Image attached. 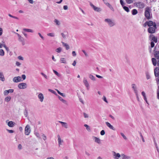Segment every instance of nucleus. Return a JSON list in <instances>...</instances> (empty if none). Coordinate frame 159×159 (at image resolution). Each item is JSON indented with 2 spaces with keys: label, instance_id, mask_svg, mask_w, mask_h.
<instances>
[{
  "label": "nucleus",
  "instance_id": "obj_31",
  "mask_svg": "<svg viewBox=\"0 0 159 159\" xmlns=\"http://www.w3.org/2000/svg\"><path fill=\"white\" fill-rule=\"evenodd\" d=\"M138 13V11L136 9H133L132 11V14L133 15H134L137 14Z\"/></svg>",
  "mask_w": 159,
  "mask_h": 159
},
{
  "label": "nucleus",
  "instance_id": "obj_34",
  "mask_svg": "<svg viewBox=\"0 0 159 159\" xmlns=\"http://www.w3.org/2000/svg\"><path fill=\"white\" fill-rule=\"evenodd\" d=\"M40 74L45 78V79H48L49 77L43 73L41 72L40 73Z\"/></svg>",
  "mask_w": 159,
  "mask_h": 159
},
{
  "label": "nucleus",
  "instance_id": "obj_61",
  "mask_svg": "<svg viewBox=\"0 0 159 159\" xmlns=\"http://www.w3.org/2000/svg\"><path fill=\"white\" fill-rule=\"evenodd\" d=\"M18 149H19V150H20V149H22V146L21 145V144H19L18 145Z\"/></svg>",
  "mask_w": 159,
  "mask_h": 159
},
{
  "label": "nucleus",
  "instance_id": "obj_39",
  "mask_svg": "<svg viewBox=\"0 0 159 159\" xmlns=\"http://www.w3.org/2000/svg\"><path fill=\"white\" fill-rule=\"evenodd\" d=\"M42 139L44 141H45L47 139V137L46 136L43 134H42L41 135Z\"/></svg>",
  "mask_w": 159,
  "mask_h": 159
},
{
  "label": "nucleus",
  "instance_id": "obj_24",
  "mask_svg": "<svg viewBox=\"0 0 159 159\" xmlns=\"http://www.w3.org/2000/svg\"><path fill=\"white\" fill-rule=\"evenodd\" d=\"M68 32L66 31H65L64 32V33H61L62 36L64 39L66 38V37L67 35H68Z\"/></svg>",
  "mask_w": 159,
  "mask_h": 159
},
{
  "label": "nucleus",
  "instance_id": "obj_56",
  "mask_svg": "<svg viewBox=\"0 0 159 159\" xmlns=\"http://www.w3.org/2000/svg\"><path fill=\"white\" fill-rule=\"evenodd\" d=\"M82 51L84 53V55L86 57L88 56V54L87 53V52L85 51L84 50H82Z\"/></svg>",
  "mask_w": 159,
  "mask_h": 159
},
{
  "label": "nucleus",
  "instance_id": "obj_60",
  "mask_svg": "<svg viewBox=\"0 0 159 159\" xmlns=\"http://www.w3.org/2000/svg\"><path fill=\"white\" fill-rule=\"evenodd\" d=\"M9 93H8V91H7V90H5L4 92V94L5 95H8Z\"/></svg>",
  "mask_w": 159,
  "mask_h": 159
},
{
  "label": "nucleus",
  "instance_id": "obj_13",
  "mask_svg": "<svg viewBox=\"0 0 159 159\" xmlns=\"http://www.w3.org/2000/svg\"><path fill=\"white\" fill-rule=\"evenodd\" d=\"M132 88L135 94H137V93H138L137 90V87L136 85L135 84H132L131 85Z\"/></svg>",
  "mask_w": 159,
  "mask_h": 159
},
{
  "label": "nucleus",
  "instance_id": "obj_12",
  "mask_svg": "<svg viewBox=\"0 0 159 159\" xmlns=\"http://www.w3.org/2000/svg\"><path fill=\"white\" fill-rule=\"evenodd\" d=\"M149 38L152 39V40L155 43L157 41V39L153 34H151L149 36Z\"/></svg>",
  "mask_w": 159,
  "mask_h": 159
},
{
  "label": "nucleus",
  "instance_id": "obj_21",
  "mask_svg": "<svg viewBox=\"0 0 159 159\" xmlns=\"http://www.w3.org/2000/svg\"><path fill=\"white\" fill-rule=\"evenodd\" d=\"M89 77L90 79L93 81H95L96 80V78L91 74H89Z\"/></svg>",
  "mask_w": 159,
  "mask_h": 159
},
{
  "label": "nucleus",
  "instance_id": "obj_18",
  "mask_svg": "<svg viewBox=\"0 0 159 159\" xmlns=\"http://www.w3.org/2000/svg\"><path fill=\"white\" fill-rule=\"evenodd\" d=\"M58 138V145L59 146H60L61 145V143L63 142V141L62 140H61L60 138V136L59 135H57Z\"/></svg>",
  "mask_w": 159,
  "mask_h": 159
},
{
  "label": "nucleus",
  "instance_id": "obj_28",
  "mask_svg": "<svg viewBox=\"0 0 159 159\" xmlns=\"http://www.w3.org/2000/svg\"><path fill=\"white\" fill-rule=\"evenodd\" d=\"M54 22L56 23V25L57 26L60 25H61L60 21L57 19L54 20Z\"/></svg>",
  "mask_w": 159,
  "mask_h": 159
},
{
  "label": "nucleus",
  "instance_id": "obj_32",
  "mask_svg": "<svg viewBox=\"0 0 159 159\" xmlns=\"http://www.w3.org/2000/svg\"><path fill=\"white\" fill-rule=\"evenodd\" d=\"M11 99V97L9 96H8V97H6L5 98V101H6L7 102H9L10 101Z\"/></svg>",
  "mask_w": 159,
  "mask_h": 159
},
{
  "label": "nucleus",
  "instance_id": "obj_10",
  "mask_svg": "<svg viewBox=\"0 0 159 159\" xmlns=\"http://www.w3.org/2000/svg\"><path fill=\"white\" fill-rule=\"evenodd\" d=\"M13 81L15 83H17L22 80H21V77L18 76L14 77L13 79Z\"/></svg>",
  "mask_w": 159,
  "mask_h": 159
},
{
  "label": "nucleus",
  "instance_id": "obj_35",
  "mask_svg": "<svg viewBox=\"0 0 159 159\" xmlns=\"http://www.w3.org/2000/svg\"><path fill=\"white\" fill-rule=\"evenodd\" d=\"M5 52L4 50L2 49H0V56H3L4 55Z\"/></svg>",
  "mask_w": 159,
  "mask_h": 159
},
{
  "label": "nucleus",
  "instance_id": "obj_26",
  "mask_svg": "<svg viewBox=\"0 0 159 159\" xmlns=\"http://www.w3.org/2000/svg\"><path fill=\"white\" fill-rule=\"evenodd\" d=\"M154 56L156 58H157V59H159V51H156L155 52Z\"/></svg>",
  "mask_w": 159,
  "mask_h": 159
},
{
  "label": "nucleus",
  "instance_id": "obj_58",
  "mask_svg": "<svg viewBox=\"0 0 159 159\" xmlns=\"http://www.w3.org/2000/svg\"><path fill=\"white\" fill-rule=\"evenodd\" d=\"M155 45V44L152 41L151 43V48H153Z\"/></svg>",
  "mask_w": 159,
  "mask_h": 159
},
{
  "label": "nucleus",
  "instance_id": "obj_48",
  "mask_svg": "<svg viewBox=\"0 0 159 159\" xmlns=\"http://www.w3.org/2000/svg\"><path fill=\"white\" fill-rule=\"evenodd\" d=\"M48 91L49 92H51L52 93H53L54 94H56V92L55 91H54V90H52V89H48Z\"/></svg>",
  "mask_w": 159,
  "mask_h": 159
},
{
  "label": "nucleus",
  "instance_id": "obj_54",
  "mask_svg": "<svg viewBox=\"0 0 159 159\" xmlns=\"http://www.w3.org/2000/svg\"><path fill=\"white\" fill-rule=\"evenodd\" d=\"M120 134L124 139H127V138H126V137L125 135L123 133H120Z\"/></svg>",
  "mask_w": 159,
  "mask_h": 159
},
{
  "label": "nucleus",
  "instance_id": "obj_36",
  "mask_svg": "<svg viewBox=\"0 0 159 159\" xmlns=\"http://www.w3.org/2000/svg\"><path fill=\"white\" fill-rule=\"evenodd\" d=\"M62 50V48L61 47L58 48L56 49V51L58 53H60Z\"/></svg>",
  "mask_w": 159,
  "mask_h": 159
},
{
  "label": "nucleus",
  "instance_id": "obj_2",
  "mask_svg": "<svg viewBox=\"0 0 159 159\" xmlns=\"http://www.w3.org/2000/svg\"><path fill=\"white\" fill-rule=\"evenodd\" d=\"M105 22L107 23L110 27H112L116 25L115 22L110 19H106L104 20Z\"/></svg>",
  "mask_w": 159,
  "mask_h": 159
},
{
  "label": "nucleus",
  "instance_id": "obj_9",
  "mask_svg": "<svg viewBox=\"0 0 159 159\" xmlns=\"http://www.w3.org/2000/svg\"><path fill=\"white\" fill-rule=\"evenodd\" d=\"M157 29V26H156V27H149L148 30V32L151 34H153L155 33L156 29Z\"/></svg>",
  "mask_w": 159,
  "mask_h": 159
},
{
  "label": "nucleus",
  "instance_id": "obj_53",
  "mask_svg": "<svg viewBox=\"0 0 159 159\" xmlns=\"http://www.w3.org/2000/svg\"><path fill=\"white\" fill-rule=\"evenodd\" d=\"M83 115H84V117L85 118H87L89 117L88 115L86 113H84H84Z\"/></svg>",
  "mask_w": 159,
  "mask_h": 159
},
{
  "label": "nucleus",
  "instance_id": "obj_27",
  "mask_svg": "<svg viewBox=\"0 0 159 159\" xmlns=\"http://www.w3.org/2000/svg\"><path fill=\"white\" fill-rule=\"evenodd\" d=\"M152 64L154 66H155L157 64V61L156 59L154 58H153L152 59Z\"/></svg>",
  "mask_w": 159,
  "mask_h": 159
},
{
  "label": "nucleus",
  "instance_id": "obj_20",
  "mask_svg": "<svg viewBox=\"0 0 159 159\" xmlns=\"http://www.w3.org/2000/svg\"><path fill=\"white\" fill-rule=\"evenodd\" d=\"M59 122L61 123L62 126L65 127V128L67 129L68 128V125L66 123L61 121H59Z\"/></svg>",
  "mask_w": 159,
  "mask_h": 159
},
{
  "label": "nucleus",
  "instance_id": "obj_62",
  "mask_svg": "<svg viewBox=\"0 0 159 159\" xmlns=\"http://www.w3.org/2000/svg\"><path fill=\"white\" fill-rule=\"evenodd\" d=\"M18 58L20 60H23V57L21 56H19L18 57Z\"/></svg>",
  "mask_w": 159,
  "mask_h": 159
},
{
  "label": "nucleus",
  "instance_id": "obj_41",
  "mask_svg": "<svg viewBox=\"0 0 159 159\" xmlns=\"http://www.w3.org/2000/svg\"><path fill=\"white\" fill-rule=\"evenodd\" d=\"M47 35L48 36H49L52 37H54L55 36L54 34V33H52L48 34Z\"/></svg>",
  "mask_w": 159,
  "mask_h": 159
},
{
  "label": "nucleus",
  "instance_id": "obj_1",
  "mask_svg": "<svg viewBox=\"0 0 159 159\" xmlns=\"http://www.w3.org/2000/svg\"><path fill=\"white\" fill-rule=\"evenodd\" d=\"M150 12L151 9L149 7H147L145 8L144 12L145 16L148 20H149L151 19L150 17Z\"/></svg>",
  "mask_w": 159,
  "mask_h": 159
},
{
  "label": "nucleus",
  "instance_id": "obj_51",
  "mask_svg": "<svg viewBox=\"0 0 159 159\" xmlns=\"http://www.w3.org/2000/svg\"><path fill=\"white\" fill-rule=\"evenodd\" d=\"M21 79L22 78L23 80H24L26 79V76L25 74L22 75H21Z\"/></svg>",
  "mask_w": 159,
  "mask_h": 159
},
{
  "label": "nucleus",
  "instance_id": "obj_7",
  "mask_svg": "<svg viewBox=\"0 0 159 159\" xmlns=\"http://www.w3.org/2000/svg\"><path fill=\"white\" fill-rule=\"evenodd\" d=\"M83 82L84 85L86 87L87 89L89 90V84L86 78L84 77L83 79Z\"/></svg>",
  "mask_w": 159,
  "mask_h": 159
},
{
  "label": "nucleus",
  "instance_id": "obj_37",
  "mask_svg": "<svg viewBox=\"0 0 159 159\" xmlns=\"http://www.w3.org/2000/svg\"><path fill=\"white\" fill-rule=\"evenodd\" d=\"M122 7H123L124 10L126 12H128L129 11V9L128 7L124 6Z\"/></svg>",
  "mask_w": 159,
  "mask_h": 159
},
{
  "label": "nucleus",
  "instance_id": "obj_50",
  "mask_svg": "<svg viewBox=\"0 0 159 159\" xmlns=\"http://www.w3.org/2000/svg\"><path fill=\"white\" fill-rule=\"evenodd\" d=\"M7 91H8V93H12L14 92V90L12 89H9L8 90H7Z\"/></svg>",
  "mask_w": 159,
  "mask_h": 159
},
{
  "label": "nucleus",
  "instance_id": "obj_11",
  "mask_svg": "<svg viewBox=\"0 0 159 159\" xmlns=\"http://www.w3.org/2000/svg\"><path fill=\"white\" fill-rule=\"evenodd\" d=\"M154 75L156 77L159 76V68L156 67L154 70Z\"/></svg>",
  "mask_w": 159,
  "mask_h": 159
},
{
  "label": "nucleus",
  "instance_id": "obj_23",
  "mask_svg": "<svg viewBox=\"0 0 159 159\" xmlns=\"http://www.w3.org/2000/svg\"><path fill=\"white\" fill-rule=\"evenodd\" d=\"M106 5L111 10L113 11H114V9L113 8V7L109 3H105Z\"/></svg>",
  "mask_w": 159,
  "mask_h": 159
},
{
  "label": "nucleus",
  "instance_id": "obj_46",
  "mask_svg": "<svg viewBox=\"0 0 159 159\" xmlns=\"http://www.w3.org/2000/svg\"><path fill=\"white\" fill-rule=\"evenodd\" d=\"M9 16L11 17H12V18H15V19H18V17L15 16H12V15H11L10 14H9Z\"/></svg>",
  "mask_w": 159,
  "mask_h": 159
},
{
  "label": "nucleus",
  "instance_id": "obj_42",
  "mask_svg": "<svg viewBox=\"0 0 159 159\" xmlns=\"http://www.w3.org/2000/svg\"><path fill=\"white\" fill-rule=\"evenodd\" d=\"M125 1L126 3L129 4L132 3L133 2L132 0H125Z\"/></svg>",
  "mask_w": 159,
  "mask_h": 159
},
{
  "label": "nucleus",
  "instance_id": "obj_8",
  "mask_svg": "<svg viewBox=\"0 0 159 159\" xmlns=\"http://www.w3.org/2000/svg\"><path fill=\"white\" fill-rule=\"evenodd\" d=\"M89 4L90 6L93 8L95 11L97 12H100L101 11V9L100 8L95 7L91 2H90Z\"/></svg>",
  "mask_w": 159,
  "mask_h": 159
},
{
  "label": "nucleus",
  "instance_id": "obj_43",
  "mask_svg": "<svg viewBox=\"0 0 159 159\" xmlns=\"http://www.w3.org/2000/svg\"><path fill=\"white\" fill-rule=\"evenodd\" d=\"M146 78L147 80H148L150 78V76L148 73L147 72L146 73Z\"/></svg>",
  "mask_w": 159,
  "mask_h": 159
},
{
  "label": "nucleus",
  "instance_id": "obj_3",
  "mask_svg": "<svg viewBox=\"0 0 159 159\" xmlns=\"http://www.w3.org/2000/svg\"><path fill=\"white\" fill-rule=\"evenodd\" d=\"M30 131L31 130L30 126L29 125H28L25 128V134L26 135H28L30 134Z\"/></svg>",
  "mask_w": 159,
  "mask_h": 159
},
{
  "label": "nucleus",
  "instance_id": "obj_6",
  "mask_svg": "<svg viewBox=\"0 0 159 159\" xmlns=\"http://www.w3.org/2000/svg\"><path fill=\"white\" fill-rule=\"evenodd\" d=\"M18 87L20 89H24L27 88V85L26 83H21L18 84Z\"/></svg>",
  "mask_w": 159,
  "mask_h": 159
},
{
  "label": "nucleus",
  "instance_id": "obj_33",
  "mask_svg": "<svg viewBox=\"0 0 159 159\" xmlns=\"http://www.w3.org/2000/svg\"><path fill=\"white\" fill-rule=\"evenodd\" d=\"M61 62V63H63L66 64V59L64 58H61L60 59Z\"/></svg>",
  "mask_w": 159,
  "mask_h": 159
},
{
  "label": "nucleus",
  "instance_id": "obj_14",
  "mask_svg": "<svg viewBox=\"0 0 159 159\" xmlns=\"http://www.w3.org/2000/svg\"><path fill=\"white\" fill-rule=\"evenodd\" d=\"M16 34L17 35L19 38V41L22 42L23 43V45H24V43H23L24 42V38L23 37H22L19 34L17 33H16Z\"/></svg>",
  "mask_w": 159,
  "mask_h": 159
},
{
  "label": "nucleus",
  "instance_id": "obj_57",
  "mask_svg": "<svg viewBox=\"0 0 159 159\" xmlns=\"http://www.w3.org/2000/svg\"><path fill=\"white\" fill-rule=\"evenodd\" d=\"M120 2L121 5H122V7H123L124 6V5L125 4L124 3V2L122 0H120Z\"/></svg>",
  "mask_w": 159,
  "mask_h": 159
},
{
  "label": "nucleus",
  "instance_id": "obj_29",
  "mask_svg": "<svg viewBox=\"0 0 159 159\" xmlns=\"http://www.w3.org/2000/svg\"><path fill=\"white\" fill-rule=\"evenodd\" d=\"M47 146L48 143L46 141H45L44 144H42V148L43 149L46 148L47 147Z\"/></svg>",
  "mask_w": 159,
  "mask_h": 159
},
{
  "label": "nucleus",
  "instance_id": "obj_45",
  "mask_svg": "<svg viewBox=\"0 0 159 159\" xmlns=\"http://www.w3.org/2000/svg\"><path fill=\"white\" fill-rule=\"evenodd\" d=\"M34 134L37 137H38L39 138H40V134H39V133H37V132H36L35 131H34Z\"/></svg>",
  "mask_w": 159,
  "mask_h": 159
},
{
  "label": "nucleus",
  "instance_id": "obj_63",
  "mask_svg": "<svg viewBox=\"0 0 159 159\" xmlns=\"http://www.w3.org/2000/svg\"><path fill=\"white\" fill-rule=\"evenodd\" d=\"M141 94L142 96H143V98H145V97L146 96L145 93L144 92H142Z\"/></svg>",
  "mask_w": 159,
  "mask_h": 159
},
{
  "label": "nucleus",
  "instance_id": "obj_30",
  "mask_svg": "<svg viewBox=\"0 0 159 159\" xmlns=\"http://www.w3.org/2000/svg\"><path fill=\"white\" fill-rule=\"evenodd\" d=\"M94 138L95 139V142H96L98 143H100V139L96 137H94Z\"/></svg>",
  "mask_w": 159,
  "mask_h": 159
},
{
  "label": "nucleus",
  "instance_id": "obj_25",
  "mask_svg": "<svg viewBox=\"0 0 159 159\" xmlns=\"http://www.w3.org/2000/svg\"><path fill=\"white\" fill-rule=\"evenodd\" d=\"M23 30L25 32H28L33 33L34 31L30 29L25 28L23 29Z\"/></svg>",
  "mask_w": 159,
  "mask_h": 159
},
{
  "label": "nucleus",
  "instance_id": "obj_55",
  "mask_svg": "<svg viewBox=\"0 0 159 159\" xmlns=\"http://www.w3.org/2000/svg\"><path fill=\"white\" fill-rule=\"evenodd\" d=\"M7 130L9 133H13L14 132V131L12 130H9L7 129Z\"/></svg>",
  "mask_w": 159,
  "mask_h": 159
},
{
  "label": "nucleus",
  "instance_id": "obj_64",
  "mask_svg": "<svg viewBox=\"0 0 159 159\" xmlns=\"http://www.w3.org/2000/svg\"><path fill=\"white\" fill-rule=\"evenodd\" d=\"M72 54L73 56L74 57L76 55L75 52L74 51H73L72 52Z\"/></svg>",
  "mask_w": 159,
  "mask_h": 159
},
{
  "label": "nucleus",
  "instance_id": "obj_59",
  "mask_svg": "<svg viewBox=\"0 0 159 159\" xmlns=\"http://www.w3.org/2000/svg\"><path fill=\"white\" fill-rule=\"evenodd\" d=\"M102 99L106 102H107V103L108 102L105 96H103V97L102 98Z\"/></svg>",
  "mask_w": 159,
  "mask_h": 159
},
{
  "label": "nucleus",
  "instance_id": "obj_4",
  "mask_svg": "<svg viewBox=\"0 0 159 159\" xmlns=\"http://www.w3.org/2000/svg\"><path fill=\"white\" fill-rule=\"evenodd\" d=\"M146 24L148 26L151 27L153 26L154 27H156V24L155 22H153L151 20H149V21H147L145 23V24Z\"/></svg>",
  "mask_w": 159,
  "mask_h": 159
},
{
  "label": "nucleus",
  "instance_id": "obj_22",
  "mask_svg": "<svg viewBox=\"0 0 159 159\" xmlns=\"http://www.w3.org/2000/svg\"><path fill=\"white\" fill-rule=\"evenodd\" d=\"M61 43L63 46L66 48L67 50H68L70 48L69 46L67 43H65L63 42H62Z\"/></svg>",
  "mask_w": 159,
  "mask_h": 159
},
{
  "label": "nucleus",
  "instance_id": "obj_52",
  "mask_svg": "<svg viewBox=\"0 0 159 159\" xmlns=\"http://www.w3.org/2000/svg\"><path fill=\"white\" fill-rule=\"evenodd\" d=\"M105 134V131L103 130H102L100 132V134L101 135H103Z\"/></svg>",
  "mask_w": 159,
  "mask_h": 159
},
{
  "label": "nucleus",
  "instance_id": "obj_40",
  "mask_svg": "<svg viewBox=\"0 0 159 159\" xmlns=\"http://www.w3.org/2000/svg\"><path fill=\"white\" fill-rule=\"evenodd\" d=\"M44 98V97L43 95L40 93V102H42L43 101V99Z\"/></svg>",
  "mask_w": 159,
  "mask_h": 159
},
{
  "label": "nucleus",
  "instance_id": "obj_19",
  "mask_svg": "<svg viewBox=\"0 0 159 159\" xmlns=\"http://www.w3.org/2000/svg\"><path fill=\"white\" fill-rule=\"evenodd\" d=\"M0 80L4 81L5 80L4 75L2 72H0Z\"/></svg>",
  "mask_w": 159,
  "mask_h": 159
},
{
  "label": "nucleus",
  "instance_id": "obj_38",
  "mask_svg": "<svg viewBox=\"0 0 159 159\" xmlns=\"http://www.w3.org/2000/svg\"><path fill=\"white\" fill-rule=\"evenodd\" d=\"M84 126L86 128V129L88 131H90V127L87 124H84Z\"/></svg>",
  "mask_w": 159,
  "mask_h": 159
},
{
  "label": "nucleus",
  "instance_id": "obj_17",
  "mask_svg": "<svg viewBox=\"0 0 159 159\" xmlns=\"http://www.w3.org/2000/svg\"><path fill=\"white\" fill-rule=\"evenodd\" d=\"M121 159H129L130 157L122 153L121 154Z\"/></svg>",
  "mask_w": 159,
  "mask_h": 159
},
{
  "label": "nucleus",
  "instance_id": "obj_49",
  "mask_svg": "<svg viewBox=\"0 0 159 159\" xmlns=\"http://www.w3.org/2000/svg\"><path fill=\"white\" fill-rule=\"evenodd\" d=\"M3 46L7 52L9 51V49L5 44H3Z\"/></svg>",
  "mask_w": 159,
  "mask_h": 159
},
{
  "label": "nucleus",
  "instance_id": "obj_5",
  "mask_svg": "<svg viewBox=\"0 0 159 159\" xmlns=\"http://www.w3.org/2000/svg\"><path fill=\"white\" fill-rule=\"evenodd\" d=\"M134 4L139 8L142 9L144 7V4L143 2H135L134 3Z\"/></svg>",
  "mask_w": 159,
  "mask_h": 159
},
{
  "label": "nucleus",
  "instance_id": "obj_44",
  "mask_svg": "<svg viewBox=\"0 0 159 159\" xmlns=\"http://www.w3.org/2000/svg\"><path fill=\"white\" fill-rule=\"evenodd\" d=\"M139 133L140 134V136L142 139V141L143 142H144L145 141H144V139L143 138V136L142 135V133L140 132H139Z\"/></svg>",
  "mask_w": 159,
  "mask_h": 159
},
{
  "label": "nucleus",
  "instance_id": "obj_16",
  "mask_svg": "<svg viewBox=\"0 0 159 159\" xmlns=\"http://www.w3.org/2000/svg\"><path fill=\"white\" fill-rule=\"evenodd\" d=\"M15 124V123L12 121H9L7 123L8 125L11 127H13L14 125Z\"/></svg>",
  "mask_w": 159,
  "mask_h": 159
},
{
  "label": "nucleus",
  "instance_id": "obj_47",
  "mask_svg": "<svg viewBox=\"0 0 159 159\" xmlns=\"http://www.w3.org/2000/svg\"><path fill=\"white\" fill-rule=\"evenodd\" d=\"M24 114L25 116H27L28 115L27 110L26 108H25V111H24Z\"/></svg>",
  "mask_w": 159,
  "mask_h": 159
},
{
  "label": "nucleus",
  "instance_id": "obj_15",
  "mask_svg": "<svg viewBox=\"0 0 159 159\" xmlns=\"http://www.w3.org/2000/svg\"><path fill=\"white\" fill-rule=\"evenodd\" d=\"M106 124L107 125L110 129L113 130H115V129L109 123L107 122H106Z\"/></svg>",
  "mask_w": 159,
  "mask_h": 159
}]
</instances>
